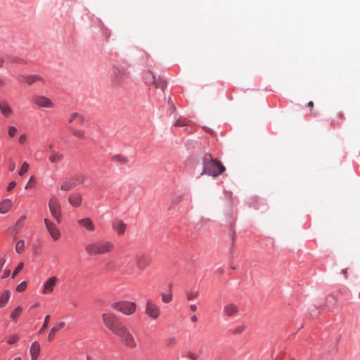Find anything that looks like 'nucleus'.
I'll use <instances>...</instances> for the list:
<instances>
[{
	"instance_id": "37998d69",
	"label": "nucleus",
	"mask_w": 360,
	"mask_h": 360,
	"mask_svg": "<svg viewBox=\"0 0 360 360\" xmlns=\"http://www.w3.org/2000/svg\"><path fill=\"white\" fill-rule=\"evenodd\" d=\"M326 302L328 304V307H333L336 302V299L333 296H328L326 298Z\"/></svg>"
},
{
	"instance_id": "5701e85b",
	"label": "nucleus",
	"mask_w": 360,
	"mask_h": 360,
	"mask_svg": "<svg viewBox=\"0 0 360 360\" xmlns=\"http://www.w3.org/2000/svg\"><path fill=\"white\" fill-rule=\"evenodd\" d=\"M12 201L10 199H5L0 203V212L1 214H6L9 211L12 207Z\"/></svg>"
},
{
	"instance_id": "0eeeda50",
	"label": "nucleus",
	"mask_w": 360,
	"mask_h": 360,
	"mask_svg": "<svg viewBox=\"0 0 360 360\" xmlns=\"http://www.w3.org/2000/svg\"><path fill=\"white\" fill-rule=\"evenodd\" d=\"M145 82L147 85H154L155 88H160L165 91L167 86V82L165 79L161 77H156L154 73L150 70L144 72Z\"/></svg>"
},
{
	"instance_id": "de8ad7c7",
	"label": "nucleus",
	"mask_w": 360,
	"mask_h": 360,
	"mask_svg": "<svg viewBox=\"0 0 360 360\" xmlns=\"http://www.w3.org/2000/svg\"><path fill=\"white\" fill-rule=\"evenodd\" d=\"M231 231H232V233H231V248L233 247V245H234V241H235V238H234V236H235V230H234V228L231 226Z\"/></svg>"
},
{
	"instance_id": "6ab92c4d",
	"label": "nucleus",
	"mask_w": 360,
	"mask_h": 360,
	"mask_svg": "<svg viewBox=\"0 0 360 360\" xmlns=\"http://www.w3.org/2000/svg\"><path fill=\"white\" fill-rule=\"evenodd\" d=\"M112 227L118 235H122L126 231L127 224L120 219H116L113 221Z\"/></svg>"
},
{
	"instance_id": "c85d7f7f",
	"label": "nucleus",
	"mask_w": 360,
	"mask_h": 360,
	"mask_svg": "<svg viewBox=\"0 0 360 360\" xmlns=\"http://www.w3.org/2000/svg\"><path fill=\"white\" fill-rule=\"evenodd\" d=\"M63 158V155L62 153L59 152L53 151L51 156L49 157V161L51 163H56L61 161Z\"/></svg>"
},
{
	"instance_id": "f3484780",
	"label": "nucleus",
	"mask_w": 360,
	"mask_h": 360,
	"mask_svg": "<svg viewBox=\"0 0 360 360\" xmlns=\"http://www.w3.org/2000/svg\"><path fill=\"white\" fill-rule=\"evenodd\" d=\"M18 78L20 82H24L29 85H31L33 83L39 81L44 82V79L39 75L37 74L21 75Z\"/></svg>"
},
{
	"instance_id": "dca6fc26",
	"label": "nucleus",
	"mask_w": 360,
	"mask_h": 360,
	"mask_svg": "<svg viewBox=\"0 0 360 360\" xmlns=\"http://www.w3.org/2000/svg\"><path fill=\"white\" fill-rule=\"evenodd\" d=\"M33 101L41 108H51L53 107V103L51 99L44 96H34Z\"/></svg>"
},
{
	"instance_id": "cd10ccee",
	"label": "nucleus",
	"mask_w": 360,
	"mask_h": 360,
	"mask_svg": "<svg viewBox=\"0 0 360 360\" xmlns=\"http://www.w3.org/2000/svg\"><path fill=\"white\" fill-rule=\"evenodd\" d=\"M11 297V291L9 290H5L0 297V307H4Z\"/></svg>"
},
{
	"instance_id": "ea45409f",
	"label": "nucleus",
	"mask_w": 360,
	"mask_h": 360,
	"mask_svg": "<svg viewBox=\"0 0 360 360\" xmlns=\"http://www.w3.org/2000/svg\"><path fill=\"white\" fill-rule=\"evenodd\" d=\"M23 266H24V264L23 262H20L18 266L15 267V269H14L13 272V274H12V278H15L16 276V275L23 269Z\"/></svg>"
},
{
	"instance_id": "69168bd1",
	"label": "nucleus",
	"mask_w": 360,
	"mask_h": 360,
	"mask_svg": "<svg viewBox=\"0 0 360 360\" xmlns=\"http://www.w3.org/2000/svg\"><path fill=\"white\" fill-rule=\"evenodd\" d=\"M342 272H343V274H345V277H347V276H346L347 270H346V269H343V270H342Z\"/></svg>"
},
{
	"instance_id": "b1692460",
	"label": "nucleus",
	"mask_w": 360,
	"mask_h": 360,
	"mask_svg": "<svg viewBox=\"0 0 360 360\" xmlns=\"http://www.w3.org/2000/svg\"><path fill=\"white\" fill-rule=\"evenodd\" d=\"M70 131L74 136H75L76 138H77L79 139L85 140L87 138L85 134L84 131H83L82 129H77L73 127H70Z\"/></svg>"
},
{
	"instance_id": "79ce46f5",
	"label": "nucleus",
	"mask_w": 360,
	"mask_h": 360,
	"mask_svg": "<svg viewBox=\"0 0 360 360\" xmlns=\"http://www.w3.org/2000/svg\"><path fill=\"white\" fill-rule=\"evenodd\" d=\"M27 288V283L26 281H22L20 284H18L16 287V290L18 292H23Z\"/></svg>"
},
{
	"instance_id": "412c9836",
	"label": "nucleus",
	"mask_w": 360,
	"mask_h": 360,
	"mask_svg": "<svg viewBox=\"0 0 360 360\" xmlns=\"http://www.w3.org/2000/svg\"><path fill=\"white\" fill-rule=\"evenodd\" d=\"M68 201L71 205L77 207L82 202V197L79 193H74L69 195Z\"/></svg>"
},
{
	"instance_id": "f257e3e1",
	"label": "nucleus",
	"mask_w": 360,
	"mask_h": 360,
	"mask_svg": "<svg viewBox=\"0 0 360 360\" xmlns=\"http://www.w3.org/2000/svg\"><path fill=\"white\" fill-rule=\"evenodd\" d=\"M187 164L200 176L208 175L216 178L226 171L225 166L219 160L213 158L210 153H206L200 157L191 156Z\"/></svg>"
},
{
	"instance_id": "7ed1b4c3",
	"label": "nucleus",
	"mask_w": 360,
	"mask_h": 360,
	"mask_svg": "<svg viewBox=\"0 0 360 360\" xmlns=\"http://www.w3.org/2000/svg\"><path fill=\"white\" fill-rule=\"evenodd\" d=\"M115 335L120 338L125 347L130 349L136 347L137 344L134 335L125 326L123 325Z\"/></svg>"
},
{
	"instance_id": "e433bc0d",
	"label": "nucleus",
	"mask_w": 360,
	"mask_h": 360,
	"mask_svg": "<svg viewBox=\"0 0 360 360\" xmlns=\"http://www.w3.org/2000/svg\"><path fill=\"white\" fill-rule=\"evenodd\" d=\"M245 330V326L243 325H240V326H236L234 328H232L231 330V332L233 334H241L242 333L244 332Z\"/></svg>"
},
{
	"instance_id": "a19ab883",
	"label": "nucleus",
	"mask_w": 360,
	"mask_h": 360,
	"mask_svg": "<svg viewBox=\"0 0 360 360\" xmlns=\"http://www.w3.org/2000/svg\"><path fill=\"white\" fill-rule=\"evenodd\" d=\"M16 133H17V129L15 127L10 126L8 127V134L11 138H13L16 135Z\"/></svg>"
},
{
	"instance_id": "a18cd8bd",
	"label": "nucleus",
	"mask_w": 360,
	"mask_h": 360,
	"mask_svg": "<svg viewBox=\"0 0 360 360\" xmlns=\"http://www.w3.org/2000/svg\"><path fill=\"white\" fill-rule=\"evenodd\" d=\"M187 356L191 359V360H197L200 355L195 354V353H193V352H188L187 354Z\"/></svg>"
},
{
	"instance_id": "052dcab7",
	"label": "nucleus",
	"mask_w": 360,
	"mask_h": 360,
	"mask_svg": "<svg viewBox=\"0 0 360 360\" xmlns=\"http://www.w3.org/2000/svg\"><path fill=\"white\" fill-rule=\"evenodd\" d=\"M191 319L193 322H196L198 321V318L195 315H193L191 317Z\"/></svg>"
},
{
	"instance_id": "680f3d73",
	"label": "nucleus",
	"mask_w": 360,
	"mask_h": 360,
	"mask_svg": "<svg viewBox=\"0 0 360 360\" xmlns=\"http://www.w3.org/2000/svg\"><path fill=\"white\" fill-rule=\"evenodd\" d=\"M337 116L340 118V120H342L344 117L342 113H338Z\"/></svg>"
},
{
	"instance_id": "2f4dec72",
	"label": "nucleus",
	"mask_w": 360,
	"mask_h": 360,
	"mask_svg": "<svg viewBox=\"0 0 360 360\" xmlns=\"http://www.w3.org/2000/svg\"><path fill=\"white\" fill-rule=\"evenodd\" d=\"M112 160L116 162H119L122 165H125L129 162L127 158L121 155H115L112 157Z\"/></svg>"
},
{
	"instance_id": "4c0bfd02",
	"label": "nucleus",
	"mask_w": 360,
	"mask_h": 360,
	"mask_svg": "<svg viewBox=\"0 0 360 360\" xmlns=\"http://www.w3.org/2000/svg\"><path fill=\"white\" fill-rule=\"evenodd\" d=\"M18 340L19 337L17 335H13L7 339L6 342L8 345H13L16 343L18 341Z\"/></svg>"
},
{
	"instance_id": "2eb2a0df",
	"label": "nucleus",
	"mask_w": 360,
	"mask_h": 360,
	"mask_svg": "<svg viewBox=\"0 0 360 360\" xmlns=\"http://www.w3.org/2000/svg\"><path fill=\"white\" fill-rule=\"evenodd\" d=\"M251 205L255 209L261 212H264L268 209V205L266 200L259 197L252 198L251 199Z\"/></svg>"
},
{
	"instance_id": "7c9ffc66",
	"label": "nucleus",
	"mask_w": 360,
	"mask_h": 360,
	"mask_svg": "<svg viewBox=\"0 0 360 360\" xmlns=\"http://www.w3.org/2000/svg\"><path fill=\"white\" fill-rule=\"evenodd\" d=\"M22 312V308L20 306L17 307L11 314V319L17 322L18 317L21 315Z\"/></svg>"
},
{
	"instance_id": "49530a36",
	"label": "nucleus",
	"mask_w": 360,
	"mask_h": 360,
	"mask_svg": "<svg viewBox=\"0 0 360 360\" xmlns=\"http://www.w3.org/2000/svg\"><path fill=\"white\" fill-rule=\"evenodd\" d=\"M34 184V176H31L30 179H29V181H28V182L27 183V184L25 186V188H28L30 187H33Z\"/></svg>"
},
{
	"instance_id": "bf43d9fd",
	"label": "nucleus",
	"mask_w": 360,
	"mask_h": 360,
	"mask_svg": "<svg viewBox=\"0 0 360 360\" xmlns=\"http://www.w3.org/2000/svg\"><path fill=\"white\" fill-rule=\"evenodd\" d=\"M5 60L4 58H0V68H2L4 66Z\"/></svg>"
},
{
	"instance_id": "bb28decb",
	"label": "nucleus",
	"mask_w": 360,
	"mask_h": 360,
	"mask_svg": "<svg viewBox=\"0 0 360 360\" xmlns=\"http://www.w3.org/2000/svg\"><path fill=\"white\" fill-rule=\"evenodd\" d=\"M125 274L129 275H136V271L134 267V263L131 262H128L123 268Z\"/></svg>"
},
{
	"instance_id": "9b49d317",
	"label": "nucleus",
	"mask_w": 360,
	"mask_h": 360,
	"mask_svg": "<svg viewBox=\"0 0 360 360\" xmlns=\"http://www.w3.org/2000/svg\"><path fill=\"white\" fill-rule=\"evenodd\" d=\"M44 223L48 233L54 241L60 239L61 233L56 224L48 219H44Z\"/></svg>"
},
{
	"instance_id": "c756f323",
	"label": "nucleus",
	"mask_w": 360,
	"mask_h": 360,
	"mask_svg": "<svg viewBox=\"0 0 360 360\" xmlns=\"http://www.w3.org/2000/svg\"><path fill=\"white\" fill-rule=\"evenodd\" d=\"M26 219L27 216L23 214L20 216V217L18 219L15 224L14 225V229L16 231H19L24 226Z\"/></svg>"
},
{
	"instance_id": "a878e982",
	"label": "nucleus",
	"mask_w": 360,
	"mask_h": 360,
	"mask_svg": "<svg viewBox=\"0 0 360 360\" xmlns=\"http://www.w3.org/2000/svg\"><path fill=\"white\" fill-rule=\"evenodd\" d=\"M1 112L6 117H9L13 114V110L9 105L6 102L0 103Z\"/></svg>"
},
{
	"instance_id": "aec40b11",
	"label": "nucleus",
	"mask_w": 360,
	"mask_h": 360,
	"mask_svg": "<svg viewBox=\"0 0 360 360\" xmlns=\"http://www.w3.org/2000/svg\"><path fill=\"white\" fill-rule=\"evenodd\" d=\"M56 277L52 276L49 278L44 284L42 293L43 294H49L51 293L53 290V288L56 283Z\"/></svg>"
},
{
	"instance_id": "1a4fd4ad",
	"label": "nucleus",
	"mask_w": 360,
	"mask_h": 360,
	"mask_svg": "<svg viewBox=\"0 0 360 360\" xmlns=\"http://www.w3.org/2000/svg\"><path fill=\"white\" fill-rule=\"evenodd\" d=\"M145 314L151 320H157L161 314V310L159 306L156 304L153 301L148 299L146 302L145 304Z\"/></svg>"
},
{
	"instance_id": "338daca9",
	"label": "nucleus",
	"mask_w": 360,
	"mask_h": 360,
	"mask_svg": "<svg viewBox=\"0 0 360 360\" xmlns=\"http://www.w3.org/2000/svg\"><path fill=\"white\" fill-rule=\"evenodd\" d=\"M13 360H22L20 357H16Z\"/></svg>"
},
{
	"instance_id": "58836bf2",
	"label": "nucleus",
	"mask_w": 360,
	"mask_h": 360,
	"mask_svg": "<svg viewBox=\"0 0 360 360\" xmlns=\"http://www.w3.org/2000/svg\"><path fill=\"white\" fill-rule=\"evenodd\" d=\"M198 295V291L190 290L186 292V297L188 300H192L195 299Z\"/></svg>"
},
{
	"instance_id": "3c124183",
	"label": "nucleus",
	"mask_w": 360,
	"mask_h": 360,
	"mask_svg": "<svg viewBox=\"0 0 360 360\" xmlns=\"http://www.w3.org/2000/svg\"><path fill=\"white\" fill-rule=\"evenodd\" d=\"M27 139V136L25 134H22L20 137H19V143L22 144L24 143V142Z\"/></svg>"
},
{
	"instance_id": "9d476101",
	"label": "nucleus",
	"mask_w": 360,
	"mask_h": 360,
	"mask_svg": "<svg viewBox=\"0 0 360 360\" xmlns=\"http://www.w3.org/2000/svg\"><path fill=\"white\" fill-rule=\"evenodd\" d=\"M49 207L51 215L54 217L57 222L59 224L61 222V208L59 200L57 198L53 196L49 202Z\"/></svg>"
},
{
	"instance_id": "6e6552de",
	"label": "nucleus",
	"mask_w": 360,
	"mask_h": 360,
	"mask_svg": "<svg viewBox=\"0 0 360 360\" xmlns=\"http://www.w3.org/2000/svg\"><path fill=\"white\" fill-rule=\"evenodd\" d=\"M112 70V80L115 84L122 85L128 81L129 73L124 68L114 65Z\"/></svg>"
},
{
	"instance_id": "473e14b6",
	"label": "nucleus",
	"mask_w": 360,
	"mask_h": 360,
	"mask_svg": "<svg viewBox=\"0 0 360 360\" xmlns=\"http://www.w3.org/2000/svg\"><path fill=\"white\" fill-rule=\"evenodd\" d=\"M162 301L163 303L168 304L172 302L173 299V295L172 292H162L161 293Z\"/></svg>"
},
{
	"instance_id": "20e7f679",
	"label": "nucleus",
	"mask_w": 360,
	"mask_h": 360,
	"mask_svg": "<svg viewBox=\"0 0 360 360\" xmlns=\"http://www.w3.org/2000/svg\"><path fill=\"white\" fill-rule=\"evenodd\" d=\"M86 179V175L83 174H77L70 178H66L62 181L60 190L68 191L74 187L82 184Z\"/></svg>"
},
{
	"instance_id": "c9c22d12",
	"label": "nucleus",
	"mask_w": 360,
	"mask_h": 360,
	"mask_svg": "<svg viewBox=\"0 0 360 360\" xmlns=\"http://www.w3.org/2000/svg\"><path fill=\"white\" fill-rule=\"evenodd\" d=\"M28 169H29V164L26 162H24L21 165V167L18 172V174L20 176L24 175L25 173L27 172Z\"/></svg>"
},
{
	"instance_id": "864d4df0",
	"label": "nucleus",
	"mask_w": 360,
	"mask_h": 360,
	"mask_svg": "<svg viewBox=\"0 0 360 360\" xmlns=\"http://www.w3.org/2000/svg\"><path fill=\"white\" fill-rule=\"evenodd\" d=\"M10 274H11L10 270L5 269L4 271V274L2 276V278H6L8 277Z\"/></svg>"
},
{
	"instance_id": "5fc2aeb1",
	"label": "nucleus",
	"mask_w": 360,
	"mask_h": 360,
	"mask_svg": "<svg viewBox=\"0 0 360 360\" xmlns=\"http://www.w3.org/2000/svg\"><path fill=\"white\" fill-rule=\"evenodd\" d=\"M5 262H6V259H1L0 260V271L2 270L3 266H4V264H5Z\"/></svg>"
},
{
	"instance_id": "423d86ee",
	"label": "nucleus",
	"mask_w": 360,
	"mask_h": 360,
	"mask_svg": "<svg viewBox=\"0 0 360 360\" xmlns=\"http://www.w3.org/2000/svg\"><path fill=\"white\" fill-rule=\"evenodd\" d=\"M111 307L114 310L127 316L133 314L136 310V304L132 301L115 302L111 304Z\"/></svg>"
},
{
	"instance_id": "4be33fe9",
	"label": "nucleus",
	"mask_w": 360,
	"mask_h": 360,
	"mask_svg": "<svg viewBox=\"0 0 360 360\" xmlns=\"http://www.w3.org/2000/svg\"><path fill=\"white\" fill-rule=\"evenodd\" d=\"M40 351L39 343L37 341L32 342L30 347L31 360H37L40 354Z\"/></svg>"
},
{
	"instance_id": "4468645a",
	"label": "nucleus",
	"mask_w": 360,
	"mask_h": 360,
	"mask_svg": "<svg viewBox=\"0 0 360 360\" xmlns=\"http://www.w3.org/2000/svg\"><path fill=\"white\" fill-rule=\"evenodd\" d=\"M151 259L149 256L142 254L138 255L136 259V264L139 270H144L150 264Z\"/></svg>"
},
{
	"instance_id": "6e6d98bb",
	"label": "nucleus",
	"mask_w": 360,
	"mask_h": 360,
	"mask_svg": "<svg viewBox=\"0 0 360 360\" xmlns=\"http://www.w3.org/2000/svg\"><path fill=\"white\" fill-rule=\"evenodd\" d=\"M190 309L193 311H195L197 310V306L195 304H192L190 305Z\"/></svg>"
},
{
	"instance_id": "09e8293b",
	"label": "nucleus",
	"mask_w": 360,
	"mask_h": 360,
	"mask_svg": "<svg viewBox=\"0 0 360 360\" xmlns=\"http://www.w3.org/2000/svg\"><path fill=\"white\" fill-rule=\"evenodd\" d=\"M15 186H16V182L15 181H11L7 187V191H11L15 187Z\"/></svg>"
},
{
	"instance_id": "ddd939ff",
	"label": "nucleus",
	"mask_w": 360,
	"mask_h": 360,
	"mask_svg": "<svg viewBox=\"0 0 360 360\" xmlns=\"http://www.w3.org/2000/svg\"><path fill=\"white\" fill-rule=\"evenodd\" d=\"M85 121V117L84 115L80 114L79 112H72L70 115L68 117V122L72 123V126L76 127H82L84 125Z\"/></svg>"
},
{
	"instance_id": "c03bdc74",
	"label": "nucleus",
	"mask_w": 360,
	"mask_h": 360,
	"mask_svg": "<svg viewBox=\"0 0 360 360\" xmlns=\"http://www.w3.org/2000/svg\"><path fill=\"white\" fill-rule=\"evenodd\" d=\"M49 319H50V315H46L44 318V323L39 331V333H41L46 328L47 323H48V321H49Z\"/></svg>"
},
{
	"instance_id": "72a5a7b5",
	"label": "nucleus",
	"mask_w": 360,
	"mask_h": 360,
	"mask_svg": "<svg viewBox=\"0 0 360 360\" xmlns=\"http://www.w3.org/2000/svg\"><path fill=\"white\" fill-rule=\"evenodd\" d=\"M25 249V240H19L15 244V251L17 253L20 254Z\"/></svg>"
},
{
	"instance_id": "f704fd0d",
	"label": "nucleus",
	"mask_w": 360,
	"mask_h": 360,
	"mask_svg": "<svg viewBox=\"0 0 360 360\" xmlns=\"http://www.w3.org/2000/svg\"><path fill=\"white\" fill-rule=\"evenodd\" d=\"M176 343V339L175 337H168L165 340V345L168 347L174 346Z\"/></svg>"
},
{
	"instance_id": "774afa93",
	"label": "nucleus",
	"mask_w": 360,
	"mask_h": 360,
	"mask_svg": "<svg viewBox=\"0 0 360 360\" xmlns=\"http://www.w3.org/2000/svg\"><path fill=\"white\" fill-rule=\"evenodd\" d=\"M87 360H90V357L89 356L87 357Z\"/></svg>"
},
{
	"instance_id": "f03ea898",
	"label": "nucleus",
	"mask_w": 360,
	"mask_h": 360,
	"mask_svg": "<svg viewBox=\"0 0 360 360\" xmlns=\"http://www.w3.org/2000/svg\"><path fill=\"white\" fill-rule=\"evenodd\" d=\"M114 248V244L111 241L105 240H94L84 246L86 252L91 256L111 252Z\"/></svg>"
},
{
	"instance_id": "4d7b16f0",
	"label": "nucleus",
	"mask_w": 360,
	"mask_h": 360,
	"mask_svg": "<svg viewBox=\"0 0 360 360\" xmlns=\"http://www.w3.org/2000/svg\"><path fill=\"white\" fill-rule=\"evenodd\" d=\"M307 106L308 108H312L314 107V102H313V101H309V102L307 103Z\"/></svg>"
},
{
	"instance_id": "8fccbe9b",
	"label": "nucleus",
	"mask_w": 360,
	"mask_h": 360,
	"mask_svg": "<svg viewBox=\"0 0 360 360\" xmlns=\"http://www.w3.org/2000/svg\"><path fill=\"white\" fill-rule=\"evenodd\" d=\"M174 126H177V127H184V126H186V124L184 121H182V120H177L174 124Z\"/></svg>"
},
{
	"instance_id": "0e129e2a",
	"label": "nucleus",
	"mask_w": 360,
	"mask_h": 360,
	"mask_svg": "<svg viewBox=\"0 0 360 360\" xmlns=\"http://www.w3.org/2000/svg\"><path fill=\"white\" fill-rule=\"evenodd\" d=\"M172 288V283H169V292H171Z\"/></svg>"
},
{
	"instance_id": "39448f33",
	"label": "nucleus",
	"mask_w": 360,
	"mask_h": 360,
	"mask_svg": "<svg viewBox=\"0 0 360 360\" xmlns=\"http://www.w3.org/2000/svg\"><path fill=\"white\" fill-rule=\"evenodd\" d=\"M102 319L105 327L114 335L123 326V324L120 322L118 317L112 313L103 314Z\"/></svg>"
},
{
	"instance_id": "393cba45",
	"label": "nucleus",
	"mask_w": 360,
	"mask_h": 360,
	"mask_svg": "<svg viewBox=\"0 0 360 360\" xmlns=\"http://www.w3.org/2000/svg\"><path fill=\"white\" fill-rule=\"evenodd\" d=\"M65 326V323L64 322H60L58 323H57L56 326H54L53 327H52L50 330V332H49V336H48V340L49 341H51L52 340V338H53V336L61 329L63 328V327Z\"/></svg>"
},
{
	"instance_id": "f8f14e48",
	"label": "nucleus",
	"mask_w": 360,
	"mask_h": 360,
	"mask_svg": "<svg viewBox=\"0 0 360 360\" xmlns=\"http://www.w3.org/2000/svg\"><path fill=\"white\" fill-rule=\"evenodd\" d=\"M239 313V307L233 303H228L223 307L222 314L226 318H233Z\"/></svg>"
},
{
	"instance_id": "a211bd4d",
	"label": "nucleus",
	"mask_w": 360,
	"mask_h": 360,
	"mask_svg": "<svg viewBox=\"0 0 360 360\" xmlns=\"http://www.w3.org/2000/svg\"><path fill=\"white\" fill-rule=\"evenodd\" d=\"M77 223L88 231H95V225L92 219L89 217L78 219Z\"/></svg>"
},
{
	"instance_id": "e2e57ef3",
	"label": "nucleus",
	"mask_w": 360,
	"mask_h": 360,
	"mask_svg": "<svg viewBox=\"0 0 360 360\" xmlns=\"http://www.w3.org/2000/svg\"><path fill=\"white\" fill-rule=\"evenodd\" d=\"M39 305V302H37V303H35L34 304H33V305L30 307V309H33V308H34V307H38Z\"/></svg>"
},
{
	"instance_id": "603ef678",
	"label": "nucleus",
	"mask_w": 360,
	"mask_h": 360,
	"mask_svg": "<svg viewBox=\"0 0 360 360\" xmlns=\"http://www.w3.org/2000/svg\"><path fill=\"white\" fill-rule=\"evenodd\" d=\"M15 169V163L14 162H11L9 165L10 172H13Z\"/></svg>"
},
{
	"instance_id": "13d9d810",
	"label": "nucleus",
	"mask_w": 360,
	"mask_h": 360,
	"mask_svg": "<svg viewBox=\"0 0 360 360\" xmlns=\"http://www.w3.org/2000/svg\"><path fill=\"white\" fill-rule=\"evenodd\" d=\"M181 196H178L177 198H176L173 202H174L175 203H178L181 200Z\"/></svg>"
}]
</instances>
